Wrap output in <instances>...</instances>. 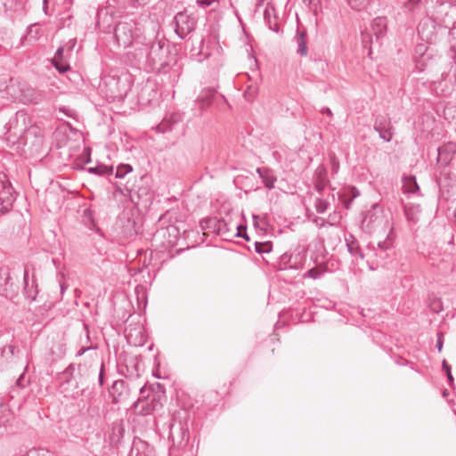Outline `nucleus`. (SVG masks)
Here are the masks:
<instances>
[{"instance_id": "nucleus-51", "label": "nucleus", "mask_w": 456, "mask_h": 456, "mask_svg": "<svg viewBox=\"0 0 456 456\" xmlns=\"http://www.w3.org/2000/svg\"><path fill=\"white\" fill-rule=\"evenodd\" d=\"M139 5L146 4L150 0H134Z\"/></svg>"}, {"instance_id": "nucleus-7", "label": "nucleus", "mask_w": 456, "mask_h": 456, "mask_svg": "<svg viewBox=\"0 0 456 456\" xmlns=\"http://www.w3.org/2000/svg\"><path fill=\"white\" fill-rule=\"evenodd\" d=\"M160 405L155 395L138 399L133 405L137 415L147 416L151 414Z\"/></svg>"}, {"instance_id": "nucleus-19", "label": "nucleus", "mask_w": 456, "mask_h": 456, "mask_svg": "<svg viewBox=\"0 0 456 456\" xmlns=\"http://www.w3.org/2000/svg\"><path fill=\"white\" fill-rule=\"evenodd\" d=\"M419 191L415 176L409 175L403 178V193H416Z\"/></svg>"}, {"instance_id": "nucleus-15", "label": "nucleus", "mask_w": 456, "mask_h": 456, "mask_svg": "<svg viewBox=\"0 0 456 456\" xmlns=\"http://www.w3.org/2000/svg\"><path fill=\"white\" fill-rule=\"evenodd\" d=\"M256 173L259 175L266 188L271 190L274 187L277 179L271 169L267 167H257Z\"/></svg>"}, {"instance_id": "nucleus-24", "label": "nucleus", "mask_w": 456, "mask_h": 456, "mask_svg": "<svg viewBox=\"0 0 456 456\" xmlns=\"http://www.w3.org/2000/svg\"><path fill=\"white\" fill-rule=\"evenodd\" d=\"M109 84H115L118 87H119L120 84L123 85V89L118 88L117 91H111V94H113V97H119L122 98L126 95L128 88L126 87V85L125 82H122L120 78L116 79L115 77H111Z\"/></svg>"}, {"instance_id": "nucleus-11", "label": "nucleus", "mask_w": 456, "mask_h": 456, "mask_svg": "<svg viewBox=\"0 0 456 456\" xmlns=\"http://www.w3.org/2000/svg\"><path fill=\"white\" fill-rule=\"evenodd\" d=\"M21 98L24 102L38 104L44 100L45 94L39 90L28 86L21 90Z\"/></svg>"}, {"instance_id": "nucleus-20", "label": "nucleus", "mask_w": 456, "mask_h": 456, "mask_svg": "<svg viewBox=\"0 0 456 456\" xmlns=\"http://www.w3.org/2000/svg\"><path fill=\"white\" fill-rule=\"evenodd\" d=\"M6 278L4 284L1 285L3 295L6 297L12 298L17 293V287L14 285L12 278L10 276L9 273L6 272Z\"/></svg>"}, {"instance_id": "nucleus-55", "label": "nucleus", "mask_w": 456, "mask_h": 456, "mask_svg": "<svg viewBox=\"0 0 456 456\" xmlns=\"http://www.w3.org/2000/svg\"><path fill=\"white\" fill-rule=\"evenodd\" d=\"M5 332H8V330L7 329H4V330H0V336Z\"/></svg>"}, {"instance_id": "nucleus-46", "label": "nucleus", "mask_w": 456, "mask_h": 456, "mask_svg": "<svg viewBox=\"0 0 456 456\" xmlns=\"http://www.w3.org/2000/svg\"><path fill=\"white\" fill-rule=\"evenodd\" d=\"M374 25L385 26V20L381 18H377L374 20Z\"/></svg>"}, {"instance_id": "nucleus-56", "label": "nucleus", "mask_w": 456, "mask_h": 456, "mask_svg": "<svg viewBox=\"0 0 456 456\" xmlns=\"http://www.w3.org/2000/svg\"><path fill=\"white\" fill-rule=\"evenodd\" d=\"M143 193H144V191H142V192H141V191H140V190L137 191V194H138L139 196H140V195H142V194H143ZM145 194H146V191H145Z\"/></svg>"}, {"instance_id": "nucleus-17", "label": "nucleus", "mask_w": 456, "mask_h": 456, "mask_svg": "<svg viewBox=\"0 0 456 456\" xmlns=\"http://www.w3.org/2000/svg\"><path fill=\"white\" fill-rule=\"evenodd\" d=\"M295 41L297 45V53L301 56H306L308 53L306 33L305 31L297 30L295 36Z\"/></svg>"}, {"instance_id": "nucleus-27", "label": "nucleus", "mask_w": 456, "mask_h": 456, "mask_svg": "<svg viewBox=\"0 0 456 456\" xmlns=\"http://www.w3.org/2000/svg\"><path fill=\"white\" fill-rule=\"evenodd\" d=\"M421 0H407L403 4V9L409 12H415L420 8Z\"/></svg>"}, {"instance_id": "nucleus-10", "label": "nucleus", "mask_w": 456, "mask_h": 456, "mask_svg": "<svg viewBox=\"0 0 456 456\" xmlns=\"http://www.w3.org/2000/svg\"><path fill=\"white\" fill-rule=\"evenodd\" d=\"M153 447L139 437H134L128 456H152Z\"/></svg>"}, {"instance_id": "nucleus-28", "label": "nucleus", "mask_w": 456, "mask_h": 456, "mask_svg": "<svg viewBox=\"0 0 456 456\" xmlns=\"http://www.w3.org/2000/svg\"><path fill=\"white\" fill-rule=\"evenodd\" d=\"M370 1V0H348V4L354 10L362 11L369 5Z\"/></svg>"}, {"instance_id": "nucleus-31", "label": "nucleus", "mask_w": 456, "mask_h": 456, "mask_svg": "<svg viewBox=\"0 0 456 456\" xmlns=\"http://www.w3.org/2000/svg\"><path fill=\"white\" fill-rule=\"evenodd\" d=\"M255 249L257 253L263 254V253H269L272 251V243L267 242H256L255 243Z\"/></svg>"}, {"instance_id": "nucleus-12", "label": "nucleus", "mask_w": 456, "mask_h": 456, "mask_svg": "<svg viewBox=\"0 0 456 456\" xmlns=\"http://www.w3.org/2000/svg\"><path fill=\"white\" fill-rule=\"evenodd\" d=\"M345 241L348 252L354 256H359L361 259L366 257V251L363 252L360 248L359 243L355 237L352 233H348L345 236Z\"/></svg>"}, {"instance_id": "nucleus-53", "label": "nucleus", "mask_w": 456, "mask_h": 456, "mask_svg": "<svg viewBox=\"0 0 456 456\" xmlns=\"http://www.w3.org/2000/svg\"><path fill=\"white\" fill-rule=\"evenodd\" d=\"M88 348L82 347L77 354V356H81Z\"/></svg>"}, {"instance_id": "nucleus-14", "label": "nucleus", "mask_w": 456, "mask_h": 456, "mask_svg": "<svg viewBox=\"0 0 456 456\" xmlns=\"http://www.w3.org/2000/svg\"><path fill=\"white\" fill-rule=\"evenodd\" d=\"M37 292H38L37 285L36 283L35 278L33 277L31 285H29L28 270V268H25V271H24V293H25L27 298H28L31 301H34L36 299Z\"/></svg>"}, {"instance_id": "nucleus-43", "label": "nucleus", "mask_w": 456, "mask_h": 456, "mask_svg": "<svg viewBox=\"0 0 456 456\" xmlns=\"http://www.w3.org/2000/svg\"><path fill=\"white\" fill-rule=\"evenodd\" d=\"M63 52H64V47L63 46H60L56 53H55V55L53 57V60H56V61H64L63 60Z\"/></svg>"}, {"instance_id": "nucleus-21", "label": "nucleus", "mask_w": 456, "mask_h": 456, "mask_svg": "<svg viewBox=\"0 0 456 456\" xmlns=\"http://www.w3.org/2000/svg\"><path fill=\"white\" fill-rule=\"evenodd\" d=\"M427 49V46L422 44L418 45L415 48V53L419 54V57H415L416 66L420 71L424 70L426 67Z\"/></svg>"}, {"instance_id": "nucleus-47", "label": "nucleus", "mask_w": 456, "mask_h": 456, "mask_svg": "<svg viewBox=\"0 0 456 456\" xmlns=\"http://www.w3.org/2000/svg\"><path fill=\"white\" fill-rule=\"evenodd\" d=\"M436 347L438 349L439 352L442 351V348H443V340H442V338L439 337L437 341H436Z\"/></svg>"}, {"instance_id": "nucleus-25", "label": "nucleus", "mask_w": 456, "mask_h": 456, "mask_svg": "<svg viewBox=\"0 0 456 456\" xmlns=\"http://www.w3.org/2000/svg\"><path fill=\"white\" fill-rule=\"evenodd\" d=\"M19 349L16 346L10 344L5 346L1 351V356L6 360L11 361L13 357L17 356L19 354Z\"/></svg>"}, {"instance_id": "nucleus-52", "label": "nucleus", "mask_w": 456, "mask_h": 456, "mask_svg": "<svg viewBox=\"0 0 456 456\" xmlns=\"http://www.w3.org/2000/svg\"><path fill=\"white\" fill-rule=\"evenodd\" d=\"M269 28L270 29L275 31V32H279V27L277 24H274V26L273 27L271 24H269Z\"/></svg>"}, {"instance_id": "nucleus-58", "label": "nucleus", "mask_w": 456, "mask_h": 456, "mask_svg": "<svg viewBox=\"0 0 456 456\" xmlns=\"http://www.w3.org/2000/svg\"><path fill=\"white\" fill-rule=\"evenodd\" d=\"M28 33H29V34H30V33H32V27H30V28H29V31H28Z\"/></svg>"}, {"instance_id": "nucleus-29", "label": "nucleus", "mask_w": 456, "mask_h": 456, "mask_svg": "<svg viewBox=\"0 0 456 456\" xmlns=\"http://www.w3.org/2000/svg\"><path fill=\"white\" fill-rule=\"evenodd\" d=\"M314 207H315L316 211L319 214H323L328 210V208L330 207V203L328 200H326L324 199L317 198L315 200Z\"/></svg>"}, {"instance_id": "nucleus-59", "label": "nucleus", "mask_w": 456, "mask_h": 456, "mask_svg": "<svg viewBox=\"0 0 456 456\" xmlns=\"http://www.w3.org/2000/svg\"><path fill=\"white\" fill-rule=\"evenodd\" d=\"M375 35H376V37L379 38V35H378V32H375Z\"/></svg>"}, {"instance_id": "nucleus-48", "label": "nucleus", "mask_w": 456, "mask_h": 456, "mask_svg": "<svg viewBox=\"0 0 456 456\" xmlns=\"http://www.w3.org/2000/svg\"><path fill=\"white\" fill-rule=\"evenodd\" d=\"M258 216L256 215H253V224L256 228H258L259 227V222H258Z\"/></svg>"}, {"instance_id": "nucleus-5", "label": "nucleus", "mask_w": 456, "mask_h": 456, "mask_svg": "<svg viewBox=\"0 0 456 456\" xmlns=\"http://www.w3.org/2000/svg\"><path fill=\"white\" fill-rule=\"evenodd\" d=\"M175 24V33L180 38H184L195 28V20L184 12L176 13L174 18Z\"/></svg>"}, {"instance_id": "nucleus-33", "label": "nucleus", "mask_w": 456, "mask_h": 456, "mask_svg": "<svg viewBox=\"0 0 456 456\" xmlns=\"http://www.w3.org/2000/svg\"><path fill=\"white\" fill-rule=\"evenodd\" d=\"M133 171L132 167L129 164L119 165L117 167L116 177L123 178L126 174Z\"/></svg>"}, {"instance_id": "nucleus-26", "label": "nucleus", "mask_w": 456, "mask_h": 456, "mask_svg": "<svg viewBox=\"0 0 456 456\" xmlns=\"http://www.w3.org/2000/svg\"><path fill=\"white\" fill-rule=\"evenodd\" d=\"M12 414L8 405L0 402V427L5 426L12 419Z\"/></svg>"}, {"instance_id": "nucleus-8", "label": "nucleus", "mask_w": 456, "mask_h": 456, "mask_svg": "<svg viewBox=\"0 0 456 456\" xmlns=\"http://www.w3.org/2000/svg\"><path fill=\"white\" fill-rule=\"evenodd\" d=\"M133 27L127 22H119L114 28V37L119 46L124 48L131 45L133 41Z\"/></svg>"}, {"instance_id": "nucleus-9", "label": "nucleus", "mask_w": 456, "mask_h": 456, "mask_svg": "<svg viewBox=\"0 0 456 456\" xmlns=\"http://www.w3.org/2000/svg\"><path fill=\"white\" fill-rule=\"evenodd\" d=\"M374 129L379 133V137L385 142H390L393 138L394 127L391 124V120L387 116H378L375 119Z\"/></svg>"}, {"instance_id": "nucleus-1", "label": "nucleus", "mask_w": 456, "mask_h": 456, "mask_svg": "<svg viewBox=\"0 0 456 456\" xmlns=\"http://www.w3.org/2000/svg\"><path fill=\"white\" fill-rule=\"evenodd\" d=\"M146 66L153 72H167L171 63L175 61L171 47L167 40L159 39L146 46Z\"/></svg>"}, {"instance_id": "nucleus-37", "label": "nucleus", "mask_w": 456, "mask_h": 456, "mask_svg": "<svg viewBox=\"0 0 456 456\" xmlns=\"http://www.w3.org/2000/svg\"><path fill=\"white\" fill-rule=\"evenodd\" d=\"M322 275V272H320L318 269L316 268H312V269H309L305 274H304V277L305 278H311V279H318L320 278Z\"/></svg>"}, {"instance_id": "nucleus-18", "label": "nucleus", "mask_w": 456, "mask_h": 456, "mask_svg": "<svg viewBox=\"0 0 456 456\" xmlns=\"http://www.w3.org/2000/svg\"><path fill=\"white\" fill-rule=\"evenodd\" d=\"M181 120V115L178 113L170 114L169 117H166L163 121L158 126L159 132L165 133L172 129L174 124L178 123Z\"/></svg>"}, {"instance_id": "nucleus-22", "label": "nucleus", "mask_w": 456, "mask_h": 456, "mask_svg": "<svg viewBox=\"0 0 456 456\" xmlns=\"http://www.w3.org/2000/svg\"><path fill=\"white\" fill-rule=\"evenodd\" d=\"M88 172L101 176H107L112 174L113 168L112 167L99 164L95 167H89Z\"/></svg>"}, {"instance_id": "nucleus-41", "label": "nucleus", "mask_w": 456, "mask_h": 456, "mask_svg": "<svg viewBox=\"0 0 456 456\" xmlns=\"http://www.w3.org/2000/svg\"><path fill=\"white\" fill-rule=\"evenodd\" d=\"M113 435H117L118 437L123 436L124 428L121 424H113L112 427Z\"/></svg>"}, {"instance_id": "nucleus-35", "label": "nucleus", "mask_w": 456, "mask_h": 456, "mask_svg": "<svg viewBox=\"0 0 456 456\" xmlns=\"http://www.w3.org/2000/svg\"><path fill=\"white\" fill-rule=\"evenodd\" d=\"M53 64L60 73H65L69 66L64 61L53 60Z\"/></svg>"}, {"instance_id": "nucleus-13", "label": "nucleus", "mask_w": 456, "mask_h": 456, "mask_svg": "<svg viewBox=\"0 0 456 456\" xmlns=\"http://www.w3.org/2000/svg\"><path fill=\"white\" fill-rule=\"evenodd\" d=\"M216 93V89L210 87L204 88L201 91L200 94L198 96L196 100L197 103L199 104L201 110H205L211 105L215 98Z\"/></svg>"}, {"instance_id": "nucleus-38", "label": "nucleus", "mask_w": 456, "mask_h": 456, "mask_svg": "<svg viewBox=\"0 0 456 456\" xmlns=\"http://www.w3.org/2000/svg\"><path fill=\"white\" fill-rule=\"evenodd\" d=\"M443 370L445 371L449 382L452 384L453 382V377L452 375L451 366L445 360L443 361Z\"/></svg>"}, {"instance_id": "nucleus-40", "label": "nucleus", "mask_w": 456, "mask_h": 456, "mask_svg": "<svg viewBox=\"0 0 456 456\" xmlns=\"http://www.w3.org/2000/svg\"><path fill=\"white\" fill-rule=\"evenodd\" d=\"M16 383L20 387L23 388L28 386V384L29 383V379L25 376L24 373H22L17 379Z\"/></svg>"}, {"instance_id": "nucleus-34", "label": "nucleus", "mask_w": 456, "mask_h": 456, "mask_svg": "<svg viewBox=\"0 0 456 456\" xmlns=\"http://www.w3.org/2000/svg\"><path fill=\"white\" fill-rule=\"evenodd\" d=\"M291 257H292V256L288 253L283 254L281 256L280 263H279L280 269L292 268L293 265L290 264Z\"/></svg>"}, {"instance_id": "nucleus-49", "label": "nucleus", "mask_w": 456, "mask_h": 456, "mask_svg": "<svg viewBox=\"0 0 456 456\" xmlns=\"http://www.w3.org/2000/svg\"><path fill=\"white\" fill-rule=\"evenodd\" d=\"M59 282H60L61 293L62 294L65 291V289H67V285L64 282H61V280L59 281Z\"/></svg>"}, {"instance_id": "nucleus-39", "label": "nucleus", "mask_w": 456, "mask_h": 456, "mask_svg": "<svg viewBox=\"0 0 456 456\" xmlns=\"http://www.w3.org/2000/svg\"><path fill=\"white\" fill-rule=\"evenodd\" d=\"M104 379H105V369H104V363L102 362L100 371L98 374V383L100 387H102L104 384Z\"/></svg>"}, {"instance_id": "nucleus-42", "label": "nucleus", "mask_w": 456, "mask_h": 456, "mask_svg": "<svg viewBox=\"0 0 456 456\" xmlns=\"http://www.w3.org/2000/svg\"><path fill=\"white\" fill-rule=\"evenodd\" d=\"M218 0H197V4L200 7H208L211 6L214 3H216Z\"/></svg>"}, {"instance_id": "nucleus-36", "label": "nucleus", "mask_w": 456, "mask_h": 456, "mask_svg": "<svg viewBox=\"0 0 456 456\" xmlns=\"http://www.w3.org/2000/svg\"><path fill=\"white\" fill-rule=\"evenodd\" d=\"M235 228L237 230V233H236L237 237L243 238L247 241L249 240V238H248V234L246 232L247 227L245 225L239 224V225H236Z\"/></svg>"}, {"instance_id": "nucleus-23", "label": "nucleus", "mask_w": 456, "mask_h": 456, "mask_svg": "<svg viewBox=\"0 0 456 456\" xmlns=\"http://www.w3.org/2000/svg\"><path fill=\"white\" fill-rule=\"evenodd\" d=\"M218 219L216 217L206 218L200 221V226L202 230L216 233Z\"/></svg>"}, {"instance_id": "nucleus-30", "label": "nucleus", "mask_w": 456, "mask_h": 456, "mask_svg": "<svg viewBox=\"0 0 456 456\" xmlns=\"http://www.w3.org/2000/svg\"><path fill=\"white\" fill-rule=\"evenodd\" d=\"M258 89L256 86H248L244 92V97L248 102H252L256 97Z\"/></svg>"}, {"instance_id": "nucleus-45", "label": "nucleus", "mask_w": 456, "mask_h": 456, "mask_svg": "<svg viewBox=\"0 0 456 456\" xmlns=\"http://www.w3.org/2000/svg\"><path fill=\"white\" fill-rule=\"evenodd\" d=\"M22 456H47V452H39L37 450H32Z\"/></svg>"}, {"instance_id": "nucleus-32", "label": "nucleus", "mask_w": 456, "mask_h": 456, "mask_svg": "<svg viewBox=\"0 0 456 456\" xmlns=\"http://www.w3.org/2000/svg\"><path fill=\"white\" fill-rule=\"evenodd\" d=\"M229 231L230 229L227 223L224 219H218L216 233L221 236H226Z\"/></svg>"}, {"instance_id": "nucleus-4", "label": "nucleus", "mask_w": 456, "mask_h": 456, "mask_svg": "<svg viewBox=\"0 0 456 456\" xmlns=\"http://www.w3.org/2000/svg\"><path fill=\"white\" fill-rule=\"evenodd\" d=\"M14 201L13 188L4 173L0 172V213L8 212Z\"/></svg>"}, {"instance_id": "nucleus-50", "label": "nucleus", "mask_w": 456, "mask_h": 456, "mask_svg": "<svg viewBox=\"0 0 456 456\" xmlns=\"http://www.w3.org/2000/svg\"><path fill=\"white\" fill-rule=\"evenodd\" d=\"M322 112L327 114L329 116H332V112H331L330 109L327 108V107L322 108Z\"/></svg>"}, {"instance_id": "nucleus-16", "label": "nucleus", "mask_w": 456, "mask_h": 456, "mask_svg": "<svg viewBox=\"0 0 456 456\" xmlns=\"http://www.w3.org/2000/svg\"><path fill=\"white\" fill-rule=\"evenodd\" d=\"M404 214L409 222L416 223L418 216L421 212L420 205L414 202H408L403 205Z\"/></svg>"}, {"instance_id": "nucleus-44", "label": "nucleus", "mask_w": 456, "mask_h": 456, "mask_svg": "<svg viewBox=\"0 0 456 456\" xmlns=\"http://www.w3.org/2000/svg\"><path fill=\"white\" fill-rule=\"evenodd\" d=\"M74 370H75V366L73 364H70L63 371V376L68 379L69 376L72 375Z\"/></svg>"}, {"instance_id": "nucleus-3", "label": "nucleus", "mask_w": 456, "mask_h": 456, "mask_svg": "<svg viewBox=\"0 0 456 456\" xmlns=\"http://www.w3.org/2000/svg\"><path fill=\"white\" fill-rule=\"evenodd\" d=\"M392 243L387 240L377 244L370 242L366 247V258L376 265H379L389 256Z\"/></svg>"}, {"instance_id": "nucleus-2", "label": "nucleus", "mask_w": 456, "mask_h": 456, "mask_svg": "<svg viewBox=\"0 0 456 456\" xmlns=\"http://www.w3.org/2000/svg\"><path fill=\"white\" fill-rule=\"evenodd\" d=\"M31 118L24 110L17 111L7 124V139L11 142L26 144L25 134L29 131Z\"/></svg>"}, {"instance_id": "nucleus-6", "label": "nucleus", "mask_w": 456, "mask_h": 456, "mask_svg": "<svg viewBox=\"0 0 456 456\" xmlns=\"http://www.w3.org/2000/svg\"><path fill=\"white\" fill-rule=\"evenodd\" d=\"M109 393L113 403H123L129 399L131 390L126 381L118 379L109 388Z\"/></svg>"}, {"instance_id": "nucleus-54", "label": "nucleus", "mask_w": 456, "mask_h": 456, "mask_svg": "<svg viewBox=\"0 0 456 456\" xmlns=\"http://www.w3.org/2000/svg\"><path fill=\"white\" fill-rule=\"evenodd\" d=\"M322 184H316V189L320 191L321 190H322Z\"/></svg>"}, {"instance_id": "nucleus-57", "label": "nucleus", "mask_w": 456, "mask_h": 456, "mask_svg": "<svg viewBox=\"0 0 456 456\" xmlns=\"http://www.w3.org/2000/svg\"><path fill=\"white\" fill-rule=\"evenodd\" d=\"M351 201H352V200H351L347 204H346V208H349V205H350V202H351Z\"/></svg>"}]
</instances>
